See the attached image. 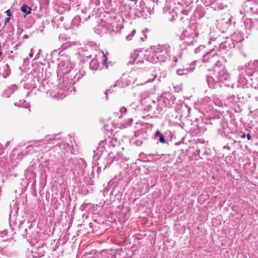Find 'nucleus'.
<instances>
[{
  "label": "nucleus",
  "instance_id": "c03bdc74",
  "mask_svg": "<svg viewBox=\"0 0 258 258\" xmlns=\"http://www.w3.org/2000/svg\"><path fill=\"white\" fill-rule=\"evenodd\" d=\"M10 20H11V18L10 17H7L5 19V25H4L3 28H4L6 26L7 24L10 22Z\"/></svg>",
  "mask_w": 258,
  "mask_h": 258
},
{
  "label": "nucleus",
  "instance_id": "c85d7f7f",
  "mask_svg": "<svg viewBox=\"0 0 258 258\" xmlns=\"http://www.w3.org/2000/svg\"><path fill=\"white\" fill-rule=\"evenodd\" d=\"M27 104L28 103H26L25 100H20L19 102H15V105L19 107H27Z\"/></svg>",
  "mask_w": 258,
  "mask_h": 258
},
{
  "label": "nucleus",
  "instance_id": "423d86ee",
  "mask_svg": "<svg viewBox=\"0 0 258 258\" xmlns=\"http://www.w3.org/2000/svg\"><path fill=\"white\" fill-rule=\"evenodd\" d=\"M214 71L216 79L219 82H223L230 78L229 74L225 69V65L222 64L220 60L216 61L214 66Z\"/></svg>",
  "mask_w": 258,
  "mask_h": 258
},
{
  "label": "nucleus",
  "instance_id": "79ce46f5",
  "mask_svg": "<svg viewBox=\"0 0 258 258\" xmlns=\"http://www.w3.org/2000/svg\"><path fill=\"white\" fill-rule=\"evenodd\" d=\"M4 149L5 147L0 143V155H2L4 153Z\"/></svg>",
  "mask_w": 258,
  "mask_h": 258
},
{
  "label": "nucleus",
  "instance_id": "dca6fc26",
  "mask_svg": "<svg viewBox=\"0 0 258 258\" xmlns=\"http://www.w3.org/2000/svg\"><path fill=\"white\" fill-rule=\"evenodd\" d=\"M207 82L210 88H215L219 85V81L212 76H208L207 78Z\"/></svg>",
  "mask_w": 258,
  "mask_h": 258
},
{
  "label": "nucleus",
  "instance_id": "3c124183",
  "mask_svg": "<svg viewBox=\"0 0 258 258\" xmlns=\"http://www.w3.org/2000/svg\"><path fill=\"white\" fill-rule=\"evenodd\" d=\"M41 50L40 49H39V51H38V53L36 55V56H35V58H34V59H37L39 57V56H38V55H39V54L40 53V52H41Z\"/></svg>",
  "mask_w": 258,
  "mask_h": 258
},
{
  "label": "nucleus",
  "instance_id": "b1692460",
  "mask_svg": "<svg viewBox=\"0 0 258 258\" xmlns=\"http://www.w3.org/2000/svg\"><path fill=\"white\" fill-rule=\"evenodd\" d=\"M81 21V20L80 16H77L75 17L72 20V29H74L76 27H78V26L80 25Z\"/></svg>",
  "mask_w": 258,
  "mask_h": 258
},
{
  "label": "nucleus",
  "instance_id": "a211bd4d",
  "mask_svg": "<svg viewBox=\"0 0 258 258\" xmlns=\"http://www.w3.org/2000/svg\"><path fill=\"white\" fill-rule=\"evenodd\" d=\"M195 26V35L196 37L203 36L206 27H203L201 24L196 23Z\"/></svg>",
  "mask_w": 258,
  "mask_h": 258
},
{
  "label": "nucleus",
  "instance_id": "37998d69",
  "mask_svg": "<svg viewBox=\"0 0 258 258\" xmlns=\"http://www.w3.org/2000/svg\"><path fill=\"white\" fill-rule=\"evenodd\" d=\"M152 107H153L151 105H149L147 106L146 108H145V110L147 111L148 112H150L151 111Z\"/></svg>",
  "mask_w": 258,
  "mask_h": 258
},
{
  "label": "nucleus",
  "instance_id": "7ed1b4c3",
  "mask_svg": "<svg viewBox=\"0 0 258 258\" xmlns=\"http://www.w3.org/2000/svg\"><path fill=\"white\" fill-rule=\"evenodd\" d=\"M57 140H60L59 134L49 135L46 136L44 139L34 141L31 142L25 151V154H31L33 152L41 150L44 151L47 148L49 144H54Z\"/></svg>",
  "mask_w": 258,
  "mask_h": 258
},
{
  "label": "nucleus",
  "instance_id": "49530a36",
  "mask_svg": "<svg viewBox=\"0 0 258 258\" xmlns=\"http://www.w3.org/2000/svg\"><path fill=\"white\" fill-rule=\"evenodd\" d=\"M196 111H197L199 113H200V117H202L204 115V114L202 112H200L199 109H197L196 108H195V114L196 113Z\"/></svg>",
  "mask_w": 258,
  "mask_h": 258
},
{
  "label": "nucleus",
  "instance_id": "6e6552de",
  "mask_svg": "<svg viewBox=\"0 0 258 258\" xmlns=\"http://www.w3.org/2000/svg\"><path fill=\"white\" fill-rule=\"evenodd\" d=\"M74 64L69 59L62 60L57 66V73L60 78L64 77L73 68Z\"/></svg>",
  "mask_w": 258,
  "mask_h": 258
},
{
  "label": "nucleus",
  "instance_id": "4468645a",
  "mask_svg": "<svg viewBox=\"0 0 258 258\" xmlns=\"http://www.w3.org/2000/svg\"><path fill=\"white\" fill-rule=\"evenodd\" d=\"M244 96L242 95V94L240 93L239 94H238L237 96H235V95L232 94L229 95L227 97V100L229 101V102L235 103L238 102H242L244 101Z\"/></svg>",
  "mask_w": 258,
  "mask_h": 258
},
{
  "label": "nucleus",
  "instance_id": "680f3d73",
  "mask_svg": "<svg viewBox=\"0 0 258 258\" xmlns=\"http://www.w3.org/2000/svg\"><path fill=\"white\" fill-rule=\"evenodd\" d=\"M245 137V134L243 133L242 134V135H241V138H244Z\"/></svg>",
  "mask_w": 258,
  "mask_h": 258
},
{
  "label": "nucleus",
  "instance_id": "09e8293b",
  "mask_svg": "<svg viewBox=\"0 0 258 258\" xmlns=\"http://www.w3.org/2000/svg\"><path fill=\"white\" fill-rule=\"evenodd\" d=\"M104 128L105 130H106L108 131H111L112 130L111 128H109V126L107 125H105Z\"/></svg>",
  "mask_w": 258,
  "mask_h": 258
},
{
  "label": "nucleus",
  "instance_id": "9d476101",
  "mask_svg": "<svg viewBox=\"0 0 258 258\" xmlns=\"http://www.w3.org/2000/svg\"><path fill=\"white\" fill-rule=\"evenodd\" d=\"M107 146H108L107 141H102L99 143L98 148L94 151L95 153L93 156L94 160H99L104 154H106L107 153L106 148L108 147Z\"/></svg>",
  "mask_w": 258,
  "mask_h": 258
},
{
  "label": "nucleus",
  "instance_id": "4be33fe9",
  "mask_svg": "<svg viewBox=\"0 0 258 258\" xmlns=\"http://www.w3.org/2000/svg\"><path fill=\"white\" fill-rule=\"evenodd\" d=\"M99 66V63L98 60L97 59L94 58L91 60L90 62L89 68L92 70L95 71L98 69Z\"/></svg>",
  "mask_w": 258,
  "mask_h": 258
},
{
  "label": "nucleus",
  "instance_id": "f3484780",
  "mask_svg": "<svg viewBox=\"0 0 258 258\" xmlns=\"http://www.w3.org/2000/svg\"><path fill=\"white\" fill-rule=\"evenodd\" d=\"M17 89V85L13 84L11 85L7 89H6L3 92V96L6 98H9L11 94Z\"/></svg>",
  "mask_w": 258,
  "mask_h": 258
},
{
  "label": "nucleus",
  "instance_id": "e2e57ef3",
  "mask_svg": "<svg viewBox=\"0 0 258 258\" xmlns=\"http://www.w3.org/2000/svg\"><path fill=\"white\" fill-rule=\"evenodd\" d=\"M224 148H226V149H229V147L228 146H224Z\"/></svg>",
  "mask_w": 258,
  "mask_h": 258
},
{
  "label": "nucleus",
  "instance_id": "2eb2a0df",
  "mask_svg": "<svg viewBox=\"0 0 258 258\" xmlns=\"http://www.w3.org/2000/svg\"><path fill=\"white\" fill-rule=\"evenodd\" d=\"M205 48V45H200L197 48L195 49V53H196L199 52L200 50L203 51L202 52L203 58H202L201 60L204 62L209 61V57H208V56L211 54L210 52H206V51L204 50Z\"/></svg>",
  "mask_w": 258,
  "mask_h": 258
},
{
  "label": "nucleus",
  "instance_id": "bf43d9fd",
  "mask_svg": "<svg viewBox=\"0 0 258 258\" xmlns=\"http://www.w3.org/2000/svg\"><path fill=\"white\" fill-rule=\"evenodd\" d=\"M59 20L60 21H62L63 20V17L62 16H60L59 18Z\"/></svg>",
  "mask_w": 258,
  "mask_h": 258
},
{
  "label": "nucleus",
  "instance_id": "a18cd8bd",
  "mask_svg": "<svg viewBox=\"0 0 258 258\" xmlns=\"http://www.w3.org/2000/svg\"><path fill=\"white\" fill-rule=\"evenodd\" d=\"M5 13L7 14V15L8 16V17H10L12 16V13L10 11V9L9 10H7L6 12H5Z\"/></svg>",
  "mask_w": 258,
  "mask_h": 258
},
{
  "label": "nucleus",
  "instance_id": "39448f33",
  "mask_svg": "<svg viewBox=\"0 0 258 258\" xmlns=\"http://www.w3.org/2000/svg\"><path fill=\"white\" fill-rule=\"evenodd\" d=\"M21 234L23 237L27 239V241L36 240L38 236L37 231H33V225L32 223L25 221H20L18 225Z\"/></svg>",
  "mask_w": 258,
  "mask_h": 258
},
{
  "label": "nucleus",
  "instance_id": "aec40b11",
  "mask_svg": "<svg viewBox=\"0 0 258 258\" xmlns=\"http://www.w3.org/2000/svg\"><path fill=\"white\" fill-rule=\"evenodd\" d=\"M143 60H141L138 59V54L136 52H134V53L132 54L130 60L127 62V64H135L139 63H143Z\"/></svg>",
  "mask_w": 258,
  "mask_h": 258
},
{
  "label": "nucleus",
  "instance_id": "393cba45",
  "mask_svg": "<svg viewBox=\"0 0 258 258\" xmlns=\"http://www.w3.org/2000/svg\"><path fill=\"white\" fill-rule=\"evenodd\" d=\"M126 108L124 107H122L118 111L114 112L113 115L116 118L118 117V118H121L123 114L126 112Z\"/></svg>",
  "mask_w": 258,
  "mask_h": 258
},
{
  "label": "nucleus",
  "instance_id": "6ab92c4d",
  "mask_svg": "<svg viewBox=\"0 0 258 258\" xmlns=\"http://www.w3.org/2000/svg\"><path fill=\"white\" fill-rule=\"evenodd\" d=\"M154 138L155 140H156L158 141V142H159L160 143L162 144H165L167 143V141L165 139V137L163 134H162L159 130H157L154 136Z\"/></svg>",
  "mask_w": 258,
  "mask_h": 258
},
{
  "label": "nucleus",
  "instance_id": "f257e3e1",
  "mask_svg": "<svg viewBox=\"0 0 258 258\" xmlns=\"http://www.w3.org/2000/svg\"><path fill=\"white\" fill-rule=\"evenodd\" d=\"M85 75L84 71L82 72L77 69L73 68L64 77L62 81L59 83V88L56 93L51 92L49 90H46V93L49 94L52 98L56 99H62L69 93H71L73 88V85L78 82Z\"/></svg>",
  "mask_w": 258,
  "mask_h": 258
},
{
  "label": "nucleus",
  "instance_id": "f8f14e48",
  "mask_svg": "<svg viewBox=\"0 0 258 258\" xmlns=\"http://www.w3.org/2000/svg\"><path fill=\"white\" fill-rule=\"evenodd\" d=\"M86 165V161L83 159H80L76 161L74 169L79 175H84Z\"/></svg>",
  "mask_w": 258,
  "mask_h": 258
},
{
  "label": "nucleus",
  "instance_id": "0eeeda50",
  "mask_svg": "<svg viewBox=\"0 0 258 258\" xmlns=\"http://www.w3.org/2000/svg\"><path fill=\"white\" fill-rule=\"evenodd\" d=\"M192 15H194V13H191L190 14L188 27L183 30L179 37L181 40H182L184 43L188 45H192L194 42V29L192 28L194 23L192 20Z\"/></svg>",
  "mask_w": 258,
  "mask_h": 258
},
{
  "label": "nucleus",
  "instance_id": "2f4dec72",
  "mask_svg": "<svg viewBox=\"0 0 258 258\" xmlns=\"http://www.w3.org/2000/svg\"><path fill=\"white\" fill-rule=\"evenodd\" d=\"M4 243H5L6 245H8V243L14 244L15 240L13 238L7 239L3 241Z\"/></svg>",
  "mask_w": 258,
  "mask_h": 258
},
{
  "label": "nucleus",
  "instance_id": "473e14b6",
  "mask_svg": "<svg viewBox=\"0 0 258 258\" xmlns=\"http://www.w3.org/2000/svg\"><path fill=\"white\" fill-rule=\"evenodd\" d=\"M166 8H168V10L166 11V13L168 12L169 13H171V12L174 11V7H172L171 5H169V4H166Z\"/></svg>",
  "mask_w": 258,
  "mask_h": 258
},
{
  "label": "nucleus",
  "instance_id": "8fccbe9b",
  "mask_svg": "<svg viewBox=\"0 0 258 258\" xmlns=\"http://www.w3.org/2000/svg\"><path fill=\"white\" fill-rule=\"evenodd\" d=\"M182 72V71L181 70H177V74L178 75H182L183 74Z\"/></svg>",
  "mask_w": 258,
  "mask_h": 258
},
{
  "label": "nucleus",
  "instance_id": "ddd939ff",
  "mask_svg": "<svg viewBox=\"0 0 258 258\" xmlns=\"http://www.w3.org/2000/svg\"><path fill=\"white\" fill-rule=\"evenodd\" d=\"M254 73V71L252 70V67L251 65H249L246 66V68L245 69H242L241 72L239 74V78L241 80L244 79L247 81V77L249 78Z\"/></svg>",
  "mask_w": 258,
  "mask_h": 258
},
{
  "label": "nucleus",
  "instance_id": "7c9ffc66",
  "mask_svg": "<svg viewBox=\"0 0 258 258\" xmlns=\"http://www.w3.org/2000/svg\"><path fill=\"white\" fill-rule=\"evenodd\" d=\"M136 32V31L135 29L133 30L132 32L126 36V39L127 40H131L133 37V36L135 35V33Z\"/></svg>",
  "mask_w": 258,
  "mask_h": 258
},
{
  "label": "nucleus",
  "instance_id": "774afa93",
  "mask_svg": "<svg viewBox=\"0 0 258 258\" xmlns=\"http://www.w3.org/2000/svg\"><path fill=\"white\" fill-rule=\"evenodd\" d=\"M11 220H12V217L10 216V223L11 222Z\"/></svg>",
  "mask_w": 258,
  "mask_h": 258
},
{
  "label": "nucleus",
  "instance_id": "13d9d810",
  "mask_svg": "<svg viewBox=\"0 0 258 258\" xmlns=\"http://www.w3.org/2000/svg\"><path fill=\"white\" fill-rule=\"evenodd\" d=\"M29 36L27 34H25L23 36V38L24 39H27L28 38Z\"/></svg>",
  "mask_w": 258,
  "mask_h": 258
},
{
  "label": "nucleus",
  "instance_id": "e433bc0d",
  "mask_svg": "<svg viewBox=\"0 0 258 258\" xmlns=\"http://www.w3.org/2000/svg\"><path fill=\"white\" fill-rule=\"evenodd\" d=\"M58 39L61 42H63L64 41L66 40L65 36L63 34H60L59 35Z\"/></svg>",
  "mask_w": 258,
  "mask_h": 258
},
{
  "label": "nucleus",
  "instance_id": "a878e982",
  "mask_svg": "<svg viewBox=\"0 0 258 258\" xmlns=\"http://www.w3.org/2000/svg\"><path fill=\"white\" fill-rule=\"evenodd\" d=\"M108 146H107L108 148L111 147H115L116 146L119 147V143L116 139H112L109 140V142H107Z\"/></svg>",
  "mask_w": 258,
  "mask_h": 258
},
{
  "label": "nucleus",
  "instance_id": "72a5a7b5",
  "mask_svg": "<svg viewBox=\"0 0 258 258\" xmlns=\"http://www.w3.org/2000/svg\"><path fill=\"white\" fill-rule=\"evenodd\" d=\"M102 53L104 56V59L103 60V64L105 66V68H107L108 67V62H107V57L105 54L104 53V52L102 51Z\"/></svg>",
  "mask_w": 258,
  "mask_h": 258
},
{
  "label": "nucleus",
  "instance_id": "58836bf2",
  "mask_svg": "<svg viewBox=\"0 0 258 258\" xmlns=\"http://www.w3.org/2000/svg\"><path fill=\"white\" fill-rule=\"evenodd\" d=\"M119 86V87H123V85H122V83L121 82L117 81L116 82L115 84L114 85V87Z\"/></svg>",
  "mask_w": 258,
  "mask_h": 258
},
{
  "label": "nucleus",
  "instance_id": "de8ad7c7",
  "mask_svg": "<svg viewBox=\"0 0 258 258\" xmlns=\"http://www.w3.org/2000/svg\"><path fill=\"white\" fill-rule=\"evenodd\" d=\"M156 108H157V113H161L162 112V108L161 107L157 106Z\"/></svg>",
  "mask_w": 258,
  "mask_h": 258
},
{
  "label": "nucleus",
  "instance_id": "052dcab7",
  "mask_svg": "<svg viewBox=\"0 0 258 258\" xmlns=\"http://www.w3.org/2000/svg\"><path fill=\"white\" fill-rule=\"evenodd\" d=\"M196 152H197V153L199 154V153H200V149H199V148L197 147V149H196Z\"/></svg>",
  "mask_w": 258,
  "mask_h": 258
},
{
  "label": "nucleus",
  "instance_id": "5701e85b",
  "mask_svg": "<svg viewBox=\"0 0 258 258\" xmlns=\"http://www.w3.org/2000/svg\"><path fill=\"white\" fill-rule=\"evenodd\" d=\"M192 0H187L185 1V4L186 5V7H189V9H185L182 11V13L185 15H187L189 13H191V8L192 6Z\"/></svg>",
  "mask_w": 258,
  "mask_h": 258
},
{
  "label": "nucleus",
  "instance_id": "603ef678",
  "mask_svg": "<svg viewBox=\"0 0 258 258\" xmlns=\"http://www.w3.org/2000/svg\"><path fill=\"white\" fill-rule=\"evenodd\" d=\"M29 56L30 57H32L33 56V52L32 51V49H31V51L29 54Z\"/></svg>",
  "mask_w": 258,
  "mask_h": 258
},
{
  "label": "nucleus",
  "instance_id": "0e129e2a",
  "mask_svg": "<svg viewBox=\"0 0 258 258\" xmlns=\"http://www.w3.org/2000/svg\"><path fill=\"white\" fill-rule=\"evenodd\" d=\"M46 82V80H43V82H42V84H43V85H44V83Z\"/></svg>",
  "mask_w": 258,
  "mask_h": 258
},
{
  "label": "nucleus",
  "instance_id": "4d7b16f0",
  "mask_svg": "<svg viewBox=\"0 0 258 258\" xmlns=\"http://www.w3.org/2000/svg\"><path fill=\"white\" fill-rule=\"evenodd\" d=\"M10 143V141L7 142L6 143V145H5L6 147H5V148H6L7 147H8Z\"/></svg>",
  "mask_w": 258,
  "mask_h": 258
},
{
  "label": "nucleus",
  "instance_id": "cd10ccee",
  "mask_svg": "<svg viewBox=\"0 0 258 258\" xmlns=\"http://www.w3.org/2000/svg\"><path fill=\"white\" fill-rule=\"evenodd\" d=\"M36 252L38 253L37 256L38 257H42L44 256L45 253V251L44 250V247L43 246L41 247H38L37 249V251Z\"/></svg>",
  "mask_w": 258,
  "mask_h": 258
},
{
  "label": "nucleus",
  "instance_id": "f704fd0d",
  "mask_svg": "<svg viewBox=\"0 0 258 258\" xmlns=\"http://www.w3.org/2000/svg\"><path fill=\"white\" fill-rule=\"evenodd\" d=\"M112 86L110 88L106 90L105 94L106 95V100L108 99V95L109 93H112L113 92V90L112 89Z\"/></svg>",
  "mask_w": 258,
  "mask_h": 258
},
{
  "label": "nucleus",
  "instance_id": "f03ea898",
  "mask_svg": "<svg viewBox=\"0 0 258 258\" xmlns=\"http://www.w3.org/2000/svg\"><path fill=\"white\" fill-rule=\"evenodd\" d=\"M64 144L57 143L55 146L52 147L49 150V154L53 157V161H58L60 159H63L61 163L62 167L66 172L72 171L74 168V163L76 162L74 159L69 156L66 157V153H69L65 148Z\"/></svg>",
  "mask_w": 258,
  "mask_h": 258
},
{
  "label": "nucleus",
  "instance_id": "69168bd1",
  "mask_svg": "<svg viewBox=\"0 0 258 258\" xmlns=\"http://www.w3.org/2000/svg\"><path fill=\"white\" fill-rule=\"evenodd\" d=\"M141 39L142 40V41H144L145 40V39L142 37L141 38Z\"/></svg>",
  "mask_w": 258,
  "mask_h": 258
},
{
  "label": "nucleus",
  "instance_id": "ea45409f",
  "mask_svg": "<svg viewBox=\"0 0 258 258\" xmlns=\"http://www.w3.org/2000/svg\"><path fill=\"white\" fill-rule=\"evenodd\" d=\"M7 233H8V232L6 230H5L3 231H1L0 232V237H3L4 236V235H7Z\"/></svg>",
  "mask_w": 258,
  "mask_h": 258
},
{
  "label": "nucleus",
  "instance_id": "338daca9",
  "mask_svg": "<svg viewBox=\"0 0 258 258\" xmlns=\"http://www.w3.org/2000/svg\"><path fill=\"white\" fill-rule=\"evenodd\" d=\"M6 66V67L7 69H9V67L8 64H7Z\"/></svg>",
  "mask_w": 258,
  "mask_h": 258
},
{
  "label": "nucleus",
  "instance_id": "864d4df0",
  "mask_svg": "<svg viewBox=\"0 0 258 258\" xmlns=\"http://www.w3.org/2000/svg\"><path fill=\"white\" fill-rule=\"evenodd\" d=\"M246 137H247V139L248 140H250L251 139V135H250V134H247L246 135Z\"/></svg>",
  "mask_w": 258,
  "mask_h": 258
},
{
  "label": "nucleus",
  "instance_id": "1a4fd4ad",
  "mask_svg": "<svg viewBox=\"0 0 258 258\" xmlns=\"http://www.w3.org/2000/svg\"><path fill=\"white\" fill-rule=\"evenodd\" d=\"M115 153L116 154H115L113 151H109L108 153V155L107 157L106 158V162L104 168L110 166V165L113 161L118 162L120 160L122 161L123 160H127L126 158L123 157L121 153L119 152H117Z\"/></svg>",
  "mask_w": 258,
  "mask_h": 258
},
{
  "label": "nucleus",
  "instance_id": "c756f323",
  "mask_svg": "<svg viewBox=\"0 0 258 258\" xmlns=\"http://www.w3.org/2000/svg\"><path fill=\"white\" fill-rule=\"evenodd\" d=\"M249 65H251L252 70L254 72L258 71V60H255L252 63H248Z\"/></svg>",
  "mask_w": 258,
  "mask_h": 258
},
{
  "label": "nucleus",
  "instance_id": "5fc2aeb1",
  "mask_svg": "<svg viewBox=\"0 0 258 258\" xmlns=\"http://www.w3.org/2000/svg\"><path fill=\"white\" fill-rule=\"evenodd\" d=\"M252 23H254V24H257V25H258V20H257V19H254V20L252 21Z\"/></svg>",
  "mask_w": 258,
  "mask_h": 258
},
{
  "label": "nucleus",
  "instance_id": "a19ab883",
  "mask_svg": "<svg viewBox=\"0 0 258 258\" xmlns=\"http://www.w3.org/2000/svg\"><path fill=\"white\" fill-rule=\"evenodd\" d=\"M156 78V75H154L152 78L149 79L145 83L152 82Z\"/></svg>",
  "mask_w": 258,
  "mask_h": 258
},
{
  "label": "nucleus",
  "instance_id": "9b49d317",
  "mask_svg": "<svg viewBox=\"0 0 258 258\" xmlns=\"http://www.w3.org/2000/svg\"><path fill=\"white\" fill-rule=\"evenodd\" d=\"M244 11L247 13H255L258 10L257 0H246L243 5Z\"/></svg>",
  "mask_w": 258,
  "mask_h": 258
},
{
  "label": "nucleus",
  "instance_id": "c9c22d12",
  "mask_svg": "<svg viewBox=\"0 0 258 258\" xmlns=\"http://www.w3.org/2000/svg\"><path fill=\"white\" fill-rule=\"evenodd\" d=\"M219 48L220 49H223L225 50L227 48V46L226 45V42H222L219 45Z\"/></svg>",
  "mask_w": 258,
  "mask_h": 258
},
{
  "label": "nucleus",
  "instance_id": "6e6d98bb",
  "mask_svg": "<svg viewBox=\"0 0 258 258\" xmlns=\"http://www.w3.org/2000/svg\"><path fill=\"white\" fill-rule=\"evenodd\" d=\"M177 57L176 56H174L173 58V61L174 62H177Z\"/></svg>",
  "mask_w": 258,
  "mask_h": 258
},
{
  "label": "nucleus",
  "instance_id": "412c9836",
  "mask_svg": "<svg viewBox=\"0 0 258 258\" xmlns=\"http://www.w3.org/2000/svg\"><path fill=\"white\" fill-rule=\"evenodd\" d=\"M139 136L143 137L144 139H146L148 138L147 135L146 133H144L143 132L140 133L139 134V135H138V136L136 137V139L134 142L135 144L138 146H141L143 143V140H140V139H137V138L139 137Z\"/></svg>",
  "mask_w": 258,
  "mask_h": 258
},
{
  "label": "nucleus",
  "instance_id": "bb28decb",
  "mask_svg": "<svg viewBox=\"0 0 258 258\" xmlns=\"http://www.w3.org/2000/svg\"><path fill=\"white\" fill-rule=\"evenodd\" d=\"M21 10L24 13L29 14L31 13V9L27 5H24L21 7Z\"/></svg>",
  "mask_w": 258,
  "mask_h": 258
},
{
  "label": "nucleus",
  "instance_id": "20e7f679",
  "mask_svg": "<svg viewBox=\"0 0 258 258\" xmlns=\"http://www.w3.org/2000/svg\"><path fill=\"white\" fill-rule=\"evenodd\" d=\"M170 46L167 45H158L152 47V52L146 54L147 61L155 63L165 62L168 58Z\"/></svg>",
  "mask_w": 258,
  "mask_h": 258
},
{
  "label": "nucleus",
  "instance_id": "4c0bfd02",
  "mask_svg": "<svg viewBox=\"0 0 258 258\" xmlns=\"http://www.w3.org/2000/svg\"><path fill=\"white\" fill-rule=\"evenodd\" d=\"M133 118H130L127 119V122L126 123V125H125V127H126L127 125L130 126L133 124Z\"/></svg>",
  "mask_w": 258,
  "mask_h": 258
}]
</instances>
